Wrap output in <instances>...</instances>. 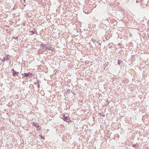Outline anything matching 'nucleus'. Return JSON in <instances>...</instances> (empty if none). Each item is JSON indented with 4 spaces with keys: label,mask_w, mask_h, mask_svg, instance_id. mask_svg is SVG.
<instances>
[{
    "label": "nucleus",
    "mask_w": 149,
    "mask_h": 149,
    "mask_svg": "<svg viewBox=\"0 0 149 149\" xmlns=\"http://www.w3.org/2000/svg\"><path fill=\"white\" fill-rule=\"evenodd\" d=\"M41 138L42 139H44L45 138V137L44 136H41Z\"/></svg>",
    "instance_id": "8"
},
{
    "label": "nucleus",
    "mask_w": 149,
    "mask_h": 149,
    "mask_svg": "<svg viewBox=\"0 0 149 149\" xmlns=\"http://www.w3.org/2000/svg\"><path fill=\"white\" fill-rule=\"evenodd\" d=\"M12 71L13 72V76L14 77H16L19 74V72L15 71L14 70H12Z\"/></svg>",
    "instance_id": "3"
},
{
    "label": "nucleus",
    "mask_w": 149,
    "mask_h": 149,
    "mask_svg": "<svg viewBox=\"0 0 149 149\" xmlns=\"http://www.w3.org/2000/svg\"><path fill=\"white\" fill-rule=\"evenodd\" d=\"M122 62V61L120 59H119L118 60V64L120 65Z\"/></svg>",
    "instance_id": "6"
},
{
    "label": "nucleus",
    "mask_w": 149,
    "mask_h": 149,
    "mask_svg": "<svg viewBox=\"0 0 149 149\" xmlns=\"http://www.w3.org/2000/svg\"><path fill=\"white\" fill-rule=\"evenodd\" d=\"M63 120L66 122H68V117L67 116H65L64 114H63Z\"/></svg>",
    "instance_id": "5"
},
{
    "label": "nucleus",
    "mask_w": 149,
    "mask_h": 149,
    "mask_svg": "<svg viewBox=\"0 0 149 149\" xmlns=\"http://www.w3.org/2000/svg\"><path fill=\"white\" fill-rule=\"evenodd\" d=\"M2 61H4L6 60V59L5 58H3L2 59Z\"/></svg>",
    "instance_id": "7"
},
{
    "label": "nucleus",
    "mask_w": 149,
    "mask_h": 149,
    "mask_svg": "<svg viewBox=\"0 0 149 149\" xmlns=\"http://www.w3.org/2000/svg\"><path fill=\"white\" fill-rule=\"evenodd\" d=\"M136 145H135V144H134V145H133V146H133V147H134H134H136Z\"/></svg>",
    "instance_id": "9"
},
{
    "label": "nucleus",
    "mask_w": 149,
    "mask_h": 149,
    "mask_svg": "<svg viewBox=\"0 0 149 149\" xmlns=\"http://www.w3.org/2000/svg\"><path fill=\"white\" fill-rule=\"evenodd\" d=\"M8 56H9L8 55H7L6 56V58L8 60H9V58H8Z\"/></svg>",
    "instance_id": "10"
},
{
    "label": "nucleus",
    "mask_w": 149,
    "mask_h": 149,
    "mask_svg": "<svg viewBox=\"0 0 149 149\" xmlns=\"http://www.w3.org/2000/svg\"><path fill=\"white\" fill-rule=\"evenodd\" d=\"M40 46L45 50H47V49L49 50H51V49L49 47V45H45L44 44L41 43L40 45Z\"/></svg>",
    "instance_id": "1"
},
{
    "label": "nucleus",
    "mask_w": 149,
    "mask_h": 149,
    "mask_svg": "<svg viewBox=\"0 0 149 149\" xmlns=\"http://www.w3.org/2000/svg\"><path fill=\"white\" fill-rule=\"evenodd\" d=\"M32 123L33 125L36 127L38 131H40V127L37 123L34 122H33Z\"/></svg>",
    "instance_id": "2"
},
{
    "label": "nucleus",
    "mask_w": 149,
    "mask_h": 149,
    "mask_svg": "<svg viewBox=\"0 0 149 149\" xmlns=\"http://www.w3.org/2000/svg\"><path fill=\"white\" fill-rule=\"evenodd\" d=\"M32 74H31L30 73H28V74L24 73L22 74V75L24 76H25V77H30V75Z\"/></svg>",
    "instance_id": "4"
}]
</instances>
